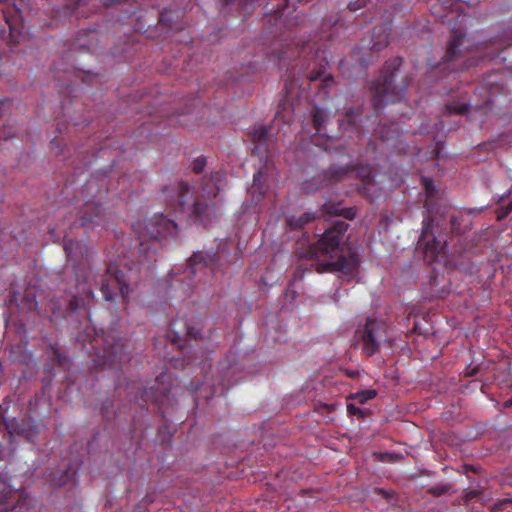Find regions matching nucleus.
Listing matches in <instances>:
<instances>
[{
	"mask_svg": "<svg viewBox=\"0 0 512 512\" xmlns=\"http://www.w3.org/2000/svg\"><path fill=\"white\" fill-rule=\"evenodd\" d=\"M165 200L175 211L187 212L189 217L207 225L210 222L213 206L204 198V195L195 197L190 204L192 197L191 187L184 182H178L163 189Z\"/></svg>",
	"mask_w": 512,
	"mask_h": 512,
	"instance_id": "1",
	"label": "nucleus"
},
{
	"mask_svg": "<svg viewBox=\"0 0 512 512\" xmlns=\"http://www.w3.org/2000/svg\"><path fill=\"white\" fill-rule=\"evenodd\" d=\"M87 336L90 347H85L91 356L94 367L102 369L110 368L121 362L125 345L122 338L114 330L102 332V335L91 336L90 328H87Z\"/></svg>",
	"mask_w": 512,
	"mask_h": 512,
	"instance_id": "2",
	"label": "nucleus"
},
{
	"mask_svg": "<svg viewBox=\"0 0 512 512\" xmlns=\"http://www.w3.org/2000/svg\"><path fill=\"white\" fill-rule=\"evenodd\" d=\"M401 64V57H395L386 61L380 76L373 83V106L376 111L383 109L390 102L394 103L403 98L407 84L399 88L393 84L394 74Z\"/></svg>",
	"mask_w": 512,
	"mask_h": 512,
	"instance_id": "3",
	"label": "nucleus"
},
{
	"mask_svg": "<svg viewBox=\"0 0 512 512\" xmlns=\"http://www.w3.org/2000/svg\"><path fill=\"white\" fill-rule=\"evenodd\" d=\"M37 512V501L23 489H14L7 471H0V512Z\"/></svg>",
	"mask_w": 512,
	"mask_h": 512,
	"instance_id": "4",
	"label": "nucleus"
},
{
	"mask_svg": "<svg viewBox=\"0 0 512 512\" xmlns=\"http://www.w3.org/2000/svg\"><path fill=\"white\" fill-rule=\"evenodd\" d=\"M217 263V254H208L204 252L194 253L188 260V267L183 273V276H172L170 286L181 290V296L187 297L192 294V287L196 285L194 280L190 277L195 276L202 270L215 272V265Z\"/></svg>",
	"mask_w": 512,
	"mask_h": 512,
	"instance_id": "5",
	"label": "nucleus"
},
{
	"mask_svg": "<svg viewBox=\"0 0 512 512\" xmlns=\"http://www.w3.org/2000/svg\"><path fill=\"white\" fill-rule=\"evenodd\" d=\"M348 227L349 224L345 221H335L329 228L325 229L320 239L309 246L305 256L311 260L326 256L332 258V253L340 249Z\"/></svg>",
	"mask_w": 512,
	"mask_h": 512,
	"instance_id": "6",
	"label": "nucleus"
},
{
	"mask_svg": "<svg viewBox=\"0 0 512 512\" xmlns=\"http://www.w3.org/2000/svg\"><path fill=\"white\" fill-rule=\"evenodd\" d=\"M129 282L130 278L117 263L109 264L101 276L100 291L103 298L106 301L115 302L118 297H121L124 302H128L131 292Z\"/></svg>",
	"mask_w": 512,
	"mask_h": 512,
	"instance_id": "7",
	"label": "nucleus"
},
{
	"mask_svg": "<svg viewBox=\"0 0 512 512\" xmlns=\"http://www.w3.org/2000/svg\"><path fill=\"white\" fill-rule=\"evenodd\" d=\"M387 338L386 323L382 320L368 318L363 326L355 332V343L362 353L371 357L380 351L381 343Z\"/></svg>",
	"mask_w": 512,
	"mask_h": 512,
	"instance_id": "8",
	"label": "nucleus"
},
{
	"mask_svg": "<svg viewBox=\"0 0 512 512\" xmlns=\"http://www.w3.org/2000/svg\"><path fill=\"white\" fill-rule=\"evenodd\" d=\"M459 27L453 25L452 35L448 41L447 49L444 55L445 62H453L464 55L466 51L471 50L475 45L466 37L465 28L462 23L468 20L466 14L458 15Z\"/></svg>",
	"mask_w": 512,
	"mask_h": 512,
	"instance_id": "9",
	"label": "nucleus"
},
{
	"mask_svg": "<svg viewBox=\"0 0 512 512\" xmlns=\"http://www.w3.org/2000/svg\"><path fill=\"white\" fill-rule=\"evenodd\" d=\"M360 259L355 251L349 250L347 254H341L335 261H318L315 264V270L318 273H341L345 276L353 277L358 272ZM314 266V264H311Z\"/></svg>",
	"mask_w": 512,
	"mask_h": 512,
	"instance_id": "10",
	"label": "nucleus"
},
{
	"mask_svg": "<svg viewBox=\"0 0 512 512\" xmlns=\"http://www.w3.org/2000/svg\"><path fill=\"white\" fill-rule=\"evenodd\" d=\"M492 81L486 82V87L477 88L480 97L482 98L481 103H461V104H447L446 110L449 113L455 114H471L472 111H482L486 113L492 109L493 99L497 96L498 88L493 85Z\"/></svg>",
	"mask_w": 512,
	"mask_h": 512,
	"instance_id": "11",
	"label": "nucleus"
},
{
	"mask_svg": "<svg viewBox=\"0 0 512 512\" xmlns=\"http://www.w3.org/2000/svg\"><path fill=\"white\" fill-rule=\"evenodd\" d=\"M352 172H355L356 176L363 181V185L358 187L359 193L366 195V185L372 183V168L369 164H361L355 168L350 166H331L327 171L324 172V178L328 183H333L348 177Z\"/></svg>",
	"mask_w": 512,
	"mask_h": 512,
	"instance_id": "12",
	"label": "nucleus"
},
{
	"mask_svg": "<svg viewBox=\"0 0 512 512\" xmlns=\"http://www.w3.org/2000/svg\"><path fill=\"white\" fill-rule=\"evenodd\" d=\"M431 222L429 217L424 218L422 233L418 240V249L423 252L425 260L429 263L435 261L446 244V241L434 235Z\"/></svg>",
	"mask_w": 512,
	"mask_h": 512,
	"instance_id": "13",
	"label": "nucleus"
},
{
	"mask_svg": "<svg viewBox=\"0 0 512 512\" xmlns=\"http://www.w3.org/2000/svg\"><path fill=\"white\" fill-rule=\"evenodd\" d=\"M176 233L177 224L174 220L168 219L163 214H155L145 222V232L141 237L156 241L168 236H175Z\"/></svg>",
	"mask_w": 512,
	"mask_h": 512,
	"instance_id": "14",
	"label": "nucleus"
},
{
	"mask_svg": "<svg viewBox=\"0 0 512 512\" xmlns=\"http://www.w3.org/2000/svg\"><path fill=\"white\" fill-rule=\"evenodd\" d=\"M167 337L171 343L176 344L183 351L188 341H197L200 338V330L185 320L176 319L171 321Z\"/></svg>",
	"mask_w": 512,
	"mask_h": 512,
	"instance_id": "15",
	"label": "nucleus"
},
{
	"mask_svg": "<svg viewBox=\"0 0 512 512\" xmlns=\"http://www.w3.org/2000/svg\"><path fill=\"white\" fill-rule=\"evenodd\" d=\"M10 436H19L27 442L34 443L40 434L41 425L31 418L13 419L6 424Z\"/></svg>",
	"mask_w": 512,
	"mask_h": 512,
	"instance_id": "16",
	"label": "nucleus"
},
{
	"mask_svg": "<svg viewBox=\"0 0 512 512\" xmlns=\"http://www.w3.org/2000/svg\"><path fill=\"white\" fill-rule=\"evenodd\" d=\"M77 222L81 227L104 226L106 217L103 207L94 200L86 201L78 213Z\"/></svg>",
	"mask_w": 512,
	"mask_h": 512,
	"instance_id": "17",
	"label": "nucleus"
},
{
	"mask_svg": "<svg viewBox=\"0 0 512 512\" xmlns=\"http://www.w3.org/2000/svg\"><path fill=\"white\" fill-rule=\"evenodd\" d=\"M168 390L163 388L161 391L154 386L150 388L137 386V393L134 395V400L138 402L140 407H145L148 402H155L158 405L163 404V397H167Z\"/></svg>",
	"mask_w": 512,
	"mask_h": 512,
	"instance_id": "18",
	"label": "nucleus"
},
{
	"mask_svg": "<svg viewBox=\"0 0 512 512\" xmlns=\"http://www.w3.org/2000/svg\"><path fill=\"white\" fill-rule=\"evenodd\" d=\"M78 472V467H74L72 465H69L64 470H54L51 471L48 475V481L51 486L55 488L63 487L69 483H75L76 482V475Z\"/></svg>",
	"mask_w": 512,
	"mask_h": 512,
	"instance_id": "19",
	"label": "nucleus"
},
{
	"mask_svg": "<svg viewBox=\"0 0 512 512\" xmlns=\"http://www.w3.org/2000/svg\"><path fill=\"white\" fill-rule=\"evenodd\" d=\"M65 239L64 249L68 259L74 263H81L83 260L86 261L88 256L87 247L79 242L68 240L67 236H65Z\"/></svg>",
	"mask_w": 512,
	"mask_h": 512,
	"instance_id": "20",
	"label": "nucleus"
},
{
	"mask_svg": "<svg viewBox=\"0 0 512 512\" xmlns=\"http://www.w3.org/2000/svg\"><path fill=\"white\" fill-rule=\"evenodd\" d=\"M510 34L511 31L504 32L503 37H498L489 42L482 43L481 45H476L475 50H487L489 47H491L492 50L490 52H485V56H488L490 58L499 57L500 52L510 45V42L504 39V37L506 38Z\"/></svg>",
	"mask_w": 512,
	"mask_h": 512,
	"instance_id": "21",
	"label": "nucleus"
},
{
	"mask_svg": "<svg viewBox=\"0 0 512 512\" xmlns=\"http://www.w3.org/2000/svg\"><path fill=\"white\" fill-rule=\"evenodd\" d=\"M77 291V294L72 297L69 304L70 308L73 310H77L80 307L85 306L94 298V294L90 285H87L86 283H80L78 281Z\"/></svg>",
	"mask_w": 512,
	"mask_h": 512,
	"instance_id": "22",
	"label": "nucleus"
},
{
	"mask_svg": "<svg viewBox=\"0 0 512 512\" xmlns=\"http://www.w3.org/2000/svg\"><path fill=\"white\" fill-rule=\"evenodd\" d=\"M222 173L215 172L210 175L208 178H204L202 180V192L209 199L215 198L220 190L219 182L222 179Z\"/></svg>",
	"mask_w": 512,
	"mask_h": 512,
	"instance_id": "23",
	"label": "nucleus"
},
{
	"mask_svg": "<svg viewBox=\"0 0 512 512\" xmlns=\"http://www.w3.org/2000/svg\"><path fill=\"white\" fill-rule=\"evenodd\" d=\"M361 117V111L358 108H349L346 110L343 118L339 119V126L343 130H358V121Z\"/></svg>",
	"mask_w": 512,
	"mask_h": 512,
	"instance_id": "24",
	"label": "nucleus"
},
{
	"mask_svg": "<svg viewBox=\"0 0 512 512\" xmlns=\"http://www.w3.org/2000/svg\"><path fill=\"white\" fill-rule=\"evenodd\" d=\"M11 302H15L19 309L26 310L28 312L36 311L38 307V303L30 292H25L24 296L19 301L18 294L14 291L11 292Z\"/></svg>",
	"mask_w": 512,
	"mask_h": 512,
	"instance_id": "25",
	"label": "nucleus"
},
{
	"mask_svg": "<svg viewBox=\"0 0 512 512\" xmlns=\"http://www.w3.org/2000/svg\"><path fill=\"white\" fill-rule=\"evenodd\" d=\"M252 141L256 143V149L262 152L267 151L268 130L265 126H255L250 132Z\"/></svg>",
	"mask_w": 512,
	"mask_h": 512,
	"instance_id": "26",
	"label": "nucleus"
},
{
	"mask_svg": "<svg viewBox=\"0 0 512 512\" xmlns=\"http://www.w3.org/2000/svg\"><path fill=\"white\" fill-rule=\"evenodd\" d=\"M0 19H2L5 22L10 32H14L17 30L19 10H17L14 6L7 7L6 9L3 8L0 12Z\"/></svg>",
	"mask_w": 512,
	"mask_h": 512,
	"instance_id": "27",
	"label": "nucleus"
},
{
	"mask_svg": "<svg viewBox=\"0 0 512 512\" xmlns=\"http://www.w3.org/2000/svg\"><path fill=\"white\" fill-rule=\"evenodd\" d=\"M326 64H327V62H325V64L320 63L319 67L314 68L308 76L310 81H316V80L322 79V81H323L322 89H328L331 86V84L333 83V77L330 74H328V75L325 74Z\"/></svg>",
	"mask_w": 512,
	"mask_h": 512,
	"instance_id": "28",
	"label": "nucleus"
},
{
	"mask_svg": "<svg viewBox=\"0 0 512 512\" xmlns=\"http://www.w3.org/2000/svg\"><path fill=\"white\" fill-rule=\"evenodd\" d=\"M315 219V213L304 212L300 216H290L287 218V226L291 230L302 229L306 224Z\"/></svg>",
	"mask_w": 512,
	"mask_h": 512,
	"instance_id": "29",
	"label": "nucleus"
},
{
	"mask_svg": "<svg viewBox=\"0 0 512 512\" xmlns=\"http://www.w3.org/2000/svg\"><path fill=\"white\" fill-rule=\"evenodd\" d=\"M180 17L178 10H163L160 13L158 23L168 29H177V22Z\"/></svg>",
	"mask_w": 512,
	"mask_h": 512,
	"instance_id": "30",
	"label": "nucleus"
},
{
	"mask_svg": "<svg viewBox=\"0 0 512 512\" xmlns=\"http://www.w3.org/2000/svg\"><path fill=\"white\" fill-rule=\"evenodd\" d=\"M376 37L375 40H373L371 50L374 52H379L386 48L389 44L388 34L386 33V30L383 27H375L373 32V38Z\"/></svg>",
	"mask_w": 512,
	"mask_h": 512,
	"instance_id": "31",
	"label": "nucleus"
},
{
	"mask_svg": "<svg viewBox=\"0 0 512 512\" xmlns=\"http://www.w3.org/2000/svg\"><path fill=\"white\" fill-rule=\"evenodd\" d=\"M312 123L317 132H320L324 127L326 115L324 110L319 107H314L312 110Z\"/></svg>",
	"mask_w": 512,
	"mask_h": 512,
	"instance_id": "32",
	"label": "nucleus"
},
{
	"mask_svg": "<svg viewBox=\"0 0 512 512\" xmlns=\"http://www.w3.org/2000/svg\"><path fill=\"white\" fill-rule=\"evenodd\" d=\"M48 356L54 365L62 366L66 362V356L54 344L49 345Z\"/></svg>",
	"mask_w": 512,
	"mask_h": 512,
	"instance_id": "33",
	"label": "nucleus"
},
{
	"mask_svg": "<svg viewBox=\"0 0 512 512\" xmlns=\"http://www.w3.org/2000/svg\"><path fill=\"white\" fill-rule=\"evenodd\" d=\"M376 396L377 392L375 389H367L352 394L350 398L357 400L361 404H364L367 401L374 399Z\"/></svg>",
	"mask_w": 512,
	"mask_h": 512,
	"instance_id": "34",
	"label": "nucleus"
},
{
	"mask_svg": "<svg viewBox=\"0 0 512 512\" xmlns=\"http://www.w3.org/2000/svg\"><path fill=\"white\" fill-rule=\"evenodd\" d=\"M252 188L254 189V191L259 192V194L261 196L264 195L265 191H264V179H263L262 171L259 170L254 174Z\"/></svg>",
	"mask_w": 512,
	"mask_h": 512,
	"instance_id": "35",
	"label": "nucleus"
},
{
	"mask_svg": "<svg viewBox=\"0 0 512 512\" xmlns=\"http://www.w3.org/2000/svg\"><path fill=\"white\" fill-rule=\"evenodd\" d=\"M504 197L502 196L500 199L501 203H504ZM512 212V199L507 204H502L497 211L498 219L506 218Z\"/></svg>",
	"mask_w": 512,
	"mask_h": 512,
	"instance_id": "36",
	"label": "nucleus"
},
{
	"mask_svg": "<svg viewBox=\"0 0 512 512\" xmlns=\"http://www.w3.org/2000/svg\"><path fill=\"white\" fill-rule=\"evenodd\" d=\"M329 207H330L329 204H325L324 205V208H325L326 212H328V213L336 214V215L342 214V215H344V217H346L348 219H351V220L355 216V212L352 209H341V210H339V209L336 208L334 210H331Z\"/></svg>",
	"mask_w": 512,
	"mask_h": 512,
	"instance_id": "37",
	"label": "nucleus"
},
{
	"mask_svg": "<svg viewBox=\"0 0 512 512\" xmlns=\"http://www.w3.org/2000/svg\"><path fill=\"white\" fill-rule=\"evenodd\" d=\"M347 414L349 416H358L359 418H365L367 413L353 403L347 404Z\"/></svg>",
	"mask_w": 512,
	"mask_h": 512,
	"instance_id": "38",
	"label": "nucleus"
},
{
	"mask_svg": "<svg viewBox=\"0 0 512 512\" xmlns=\"http://www.w3.org/2000/svg\"><path fill=\"white\" fill-rule=\"evenodd\" d=\"M139 250H140V252L142 254L145 255L147 260H149V261L153 260V257H152L151 254L154 253L155 249L152 251V245L151 244L146 243L144 240H141L140 241ZM154 261H156V259H154Z\"/></svg>",
	"mask_w": 512,
	"mask_h": 512,
	"instance_id": "39",
	"label": "nucleus"
},
{
	"mask_svg": "<svg viewBox=\"0 0 512 512\" xmlns=\"http://www.w3.org/2000/svg\"><path fill=\"white\" fill-rule=\"evenodd\" d=\"M207 164V160H206V157L204 156H200L198 158H196L194 161H193V164H192V169L193 171L196 173V174H200L203 172L205 166Z\"/></svg>",
	"mask_w": 512,
	"mask_h": 512,
	"instance_id": "40",
	"label": "nucleus"
},
{
	"mask_svg": "<svg viewBox=\"0 0 512 512\" xmlns=\"http://www.w3.org/2000/svg\"><path fill=\"white\" fill-rule=\"evenodd\" d=\"M450 490V485H447V484H441V485H436L434 487H432L429 492L433 495V496H442L444 494H446L448 491Z\"/></svg>",
	"mask_w": 512,
	"mask_h": 512,
	"instance_id": "41",
	"label": "nucleus"
},
{
	"mask_svg": "<svg viewBox=\"0 0 512 512\" xmlns=\"http://www.w3.org/2000/svg\"><path fill=\"white\" fill-rule=\"evenodd\" d=\"M340 372L343 373L345 376H347L350 379H357L361 375V371L358 369L341 368Z\"/></svg>",
	"mask_w": 512,
	"mask_h": 512,
	"instance_id": "42",
	"label": "nucleus"
},
{
	"mask_svg": "<svg viewBox=\"0 0 512 512\" xmlns=\"http://www.w3.org/2000/svg\"><path fill=\"white\" fill-rule=\"evenodd\" d=\"M308 50H309V52H312V48L308 44H306V43H303L301 48H299L297 46V55H298V57L300 58V57L303 56V58H305Z\"/></svg>",
	"mask_w": 512,
	"mask_h": 512,
	"instance_id": "43",
	"label": "nucleus"
},
{
	"mask_svg": "<svg viewBox=\"0 0 512 512\" xmlns=\"http://www.w3.org/2000/svg\"><path fill=\"white\" fill-rule=\"evenodd\" d=\"M480 494L481 492L479 490H471L464 495V500L465 502H469L470 500L477 498Z\"/></svg>",
	"mask_w": 512,
	"mask_h": 512,
	"instance_id": "44",
	"label": "nucleus"
},
{
	"mask_svg": "<svg viewBox=\"0 0 512 512\" xmlns=\"http://www.w3.org/2000/svg\"><path fill=\"white\" fill-rule=\"evenodd\" d=\"M375 491H376V493H378L379 495H381L382 497H384L386 499H389L393 496L392 492L387 491L383 488H376Z\"/></svg>",
	"mask_w": 512,
	"mask_h": 512,
	"instance_id": "45",
	"label": "nucleus"
},
{
	"mask_svg": "<svg viewBox=\"0 0 512 512\" xmlns=\"http://www.w3.org/2000/svg\"><path fill=\"white\" fill-rule=\"evenodd\" d=\"M88 0H76V2L74 3V5L72 6V9L74 11L78 10V8L82 5H85L87 3Z\"/></svg>",
	"mask_w": 512,
	"mask_h": 512,
	"instance_id": "46",
	"label": "nucleus"
},
{
	"mask_svg": "<svg viewBox=\"0 0 512 512\" xmlns=\"http://www.w3.org/2000/svg\"><path fill=\"white\" fill-rule=\"evenodd\" d=\"M476 272H478V267L475 264H471L467 270V273L472 275Z\"/></svg>",
	"mask_w": 512,
	"mask_h": 512,
	"instance_id": "47",
	"label": "nucleus"
},
{
	"mask_svg": "<svg viewBox=\"0 0 512 512\" xmlns=\"http://www.w3.org/2000/svg\"><path fill=\"white\" fill-rule=\"evenodd\" d=\"M422 180H423V182L425 184V187H426L427 191L430 192V189H431V186H432L431 181L429 179H427V178H422Z\"/></svg>",
	"mask_w": 512,
	"mask_h": 512,
	"instance_id": "48",
	"label": "nucleus"
},
{
	"mask_svg": "<svg viewBox=\"0 0 512 512\" xmlns=\"http://www.w3.org/2000/svg\"><path fill=\"white\" fill-rule=\"evenodd\" d=\"M5 456V448L3 444L0 442V461L4 459Z\"/></svg>",
	"mask_w": 512,
	"mask_h": 512,
	"instance_id": "49",
	"label": "nucleus"
},
{
	"mask_svg": "<svg viewBox=\"0 0 512 512\" xmlns=\"http://www.w3.org/2000/svg\"><path fill=\"white\" fill-rule=\"evenodd\" d=\"M293 55H294V53H293L292 55H288V54H287V52H284L283 54H281V55L279 56V58H280V59H283V60H285V59H290Z\"/></svg>",
	"mask_w": 512,
	"mask_h": 512,
	"instance_id": "50",
	"label": "nucleus"
},
{
	"mask_svg": "<svg viewBox=\"0 0 512 512\" xmlns=\"http://www.w3.org/2000/svg\"><path fill=\"white\" fill-rule=\"evenodd\" d=\"M6 100H0V116H2V109L5 104Z\"/></svg>",
	"mask_w": 512,
	"mask_h": 512,
	"instance_id": "51",
	"label": "nucleus"
},
{
	"mask_svg": "<svg viewBox=\"0 0 512 512\" xmlns=\"http://www.w3.org/2000/svg\"><path fill=\"white\" fill-rule=\"evenodd\" d=\"M220 366H221V369L224 370V369H227L229 370L231 367L230 366H226L225 362H221L220 363Z\"/></svg>",
	"mask_w": 512,
	"mask_h": 512,
	"instance_id": "52",
	"label": "nucleus"
},
{
	"mask_svg": "<svg viewBox=\"0 0 512 512\" xmlns=\"http://www.w3.org/2000/svg\"><path fill=\"white\" fill-rule=\"evenodd\" d=\"M77 46L80 47V48H84V49H89L90 48V45L82 44V43L78 44Z\"/></svg>",
	"mask_w": 512,
	"mask_h": 512,
	"instance_id": "53",
	"label": "nucleus"
},
{
	"mask_svg": "<svg viewBox=\"0 0 512 512\" xmlns=\"http://www.w3.org/2000/svg\"><path fill=\"white\" fill-rule=\"evenodd\" d=\"M92 187V181H89L85 185V189H90Z\"/></svg>",
	"mask_w": 512,
	"mask_h": 512,
	"instance_id": "54",
	"label": "nucleus"
},
{
	"mask_svg": "<svg viewBox=\"0 0 512 512\" xmlns=\"http://www.w3.org/2000/svg\"><path fill=\"white\" fill-rule=\"evenodd\" d=\"M505 406L506 407H511L512 406V399L511 400H508L505 402Z\"/></svg>",
	"mask_w": 512,
	"mask_h": 512,
	"instance_id": "55",
	"label": "nucleus"
},
{
	"mask_svg": "<svg viewBox=\"0 0 512 512\" xmlns=\"http://www.w3.org/2000/svg\"><path fill=\"white\" fill-rule=\"evenodd\" d=\"M319 53H320V49H317V50L313 53V57H319Z\"/></svg>",
	"mask_w": 512,
	"mask_h": 512,
	"instance_id": "56",
	"label": "nucleus"
},
{
	"mask_svg": "<svg viewBox=\"0 0 512 512\" xmlns=\"http://www.w3.org/2000/svg\"><path fill=\"white\" fill-rule=\"evenodd\" d=\"M79 340H80V341H83V342H86V341H87V339H86V338H84L82 335H81V336H79Z\"/></svg>",
	"mask_w": 512,
	"mask_h": 512,
	"instance_id": "57",
	"label": "nucleus"
},
{
	"mask_svg": "<svg viewBox=\"0 0 512 512\" xmlns=\"http://www.w3.org/2000/svg\"><path fill=\"white\" fill-rule=\"evenodd\" d=\"M368 147H375V144H374L372 141H370V142L368 143Z\"/></svg>",
	"mask_w": 512,
	"mask_h": 512,
	"instance_id": "58",
	"label": "nucleus"
},
{
	"mask_svg": "<svg viewBox=\"0 0 512 512\" xmlns=\"http://www.w3.org/2000/svg\"><path fill=\"white\" fill-rule=\"evenodd\" d=\"M338 24H339V20H336V21L334 22V26H337Z\"/></svg>",
	"mask_w": 512,
	"mask_h": 512,
	"instance_id": "59",
	"label": "nucleus"
}]
</instances>
